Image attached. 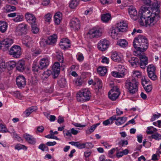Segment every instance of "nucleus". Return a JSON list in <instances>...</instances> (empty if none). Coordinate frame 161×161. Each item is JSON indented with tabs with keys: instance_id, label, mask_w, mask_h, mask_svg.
Wrapping results in <instances>:
<instances>
[{
	"instance_id": "412c9836",
	"label": "nucleus",
	"mask_w": 161,
	"mask_h": 161,
	"mask_svg": "<svg viewBox=\"0 0 161 161\" xmlns=\"http://www.w3.org/2000/svg\"><path fill=\"white\" fill-rule=\"evenodd\" d=\"M111 58L112 60L115 62H120L123 60V56L120 53L114 52L112 53Z\"/></svg>"
},
{
	"instance_id": "6e6d98bb",
	"label": "nucleus",
	"mask_w": 161,
	"mask_h": 161,
	"mask_svg": "<svg viewBox=\"0 0 161 161\" xmlns=\"http://www.w3.org/2000/svg\"><path fill=\"white\" fill-rule=\"evenodd\" d=\"M152 137L156 140H159L161 139V135L160 134L156 133L152 135Z\"/></svg>"
},
{
	"instance_id": "680f3d73",
	"label": "nucleus",
	"mask_w": 161,
	"mask_h": 161,
	"mask_svg": "<svg viewBox=\"0 0 161 161\" xmlns=\"http://www.w3.org/2000/svg\"><path fill=\"white\" fill-rule=\"evenodd\" d=\"M101 3L103 4H109L113 2L112 0H100Z\"/></svg>"
},
{
	"instance_id": "a878e982",
	"label": "nucleus",
	"mask_w": 161,
	"mask_h": 161,
	"mask_svg": "<svg viewBox=\"0 0 161 161\" xmlns=\"http://www.w3.org/2000/svg\"><path fill=\"white\" fill-rule=\"evenodd\" d=\"M127 118L126 117L117 118L116 115V119L114 120L116 121L115 124L117 125H121L124 124L126 121Z\"/></svg>"
},
{
	"instance_id": "dca6fc26",
	"label": "nucleus",
	"mask_w": 161,
	"mask_h": 161,
	"mask_svg": "<svg viewBox=\"0 0 161 161\" xmlns=\"http://www.w3.org/2000/svg\"><path fill=\"white\" fill-rule=\"evenodd\" d=\"M16 84L19 87H24L26 85V80L22 75L18 76L16 79Z\"/></svg>"
},
{
	"instance_id": "de8ad7c7",
	"label": "nucleus",
	"mask_w": 161,
	"mask_h": 161,
	"mask_svg": "<svg viewBox=\"0 0 161 161\" xmlns=\"http://www.w3.org/2000/svg\"><path fill=\"white\" fill-rule=\"evenodd\" d=\"M40 44L42 47H45L47 44H48V42L47 39H42L40 42Z\"/></svg>"
},
{
	"instance_id": "3c124183",
	"label": "nucleus",
	"mask_w": 161,
	"mask_h": 161,
	"mask_svg": "<svg viewBox=\"0 0 161 161\" xmlns=\"http://www.w3.org/2000/svg\"><path fill=\"white\" fill-rule=\"evenodd\" d=\"M15 149L18 150H19L21 149L26 150L27 148L25 146L21 144H18L15 147Z\"/></svg>"
},
{
	"instance_id": "052dcab7",
	"label": "nucleus",
	"mask_w": 161,
	"mask_h": 161,
	"mask_svg": "<svg viewBox=\"0 0 161 161\" xmlns=\"http://www.w3.org/2000/svg\"><path fill=\"white\" fill-rule=\"evenodd\" d=\"M161 115L160 114L158 113V114H153L151 119V121L152 122L154 121L156 119L159 118L161 116Z\"/></svg>"
},
{
	"instance_id": "4468645a",
	"label": "nucleus",
	"mask_w": 161,
	"mask_h": 161,
	"mask_svg": "<svg viewBox=\"0 0 161 161\" xmlns=\"http://www.w3.org/2000/svg\"><path fill=\"white\" fill-rule=\"evenodd\" d=\"M52 69L53 70L52 74L53 75V78H57L60 72V64L58 62H55L52 66Z\"/></svg>"
},
{
	"instance_id": "0eeeda50",
	"label": "nucleus",
	"mask_w": 161,
	"mask_h": 161,
	"mask_svg": "<svg viewBox=\"0 0 161 161\" xmlns=\"http://www.w3.org/2000/svg\"><path fill=\"white\" fill-rule=\"evenodd\" d=\"M10 55L15 58H19L21 54L20 47L17 45L12 46L9 51Z\"/></svg>"
},
{
	"instance_id": "864d4df0",
	"label": "nucleus",
	"mask_w": 161,
	"mask_h": 161,
	"mask_svg": "<svg viewBox=\"0 0 161 161\" xmlns=\"http://www.w3.org/2000/svg\"><path fill=\"white\" fill-rule=\"evenodd\" d=\"M39 148L41 149L43 151H48V147L44 144H41L39 147Z\"/></svg>"
},
{
	"instance_id": "4d7b16f0",
	"label": "nucleus",
	"mask_w": 161,
	"mask_h": 161,
	"mask_svg": "<svg viewBox=\"0 0 161 161\" xmlns=\"http://www.w3.org/2000/svg\"><path fill=\"white\" fill-rule=\"evenodd\" d=\"M120 147H125L128 144L127 140H121L118 143Z\"/></svg>"
},
{
	"instance_id": "6ab92c4d",
	"label": "nucleus",
	"mask_w": 161,
	"mask_h": 161,
	"mask_svg": "<svg viewBox=\"0 0 161 161\" xmlns=\"http://www.w3.org/2000/svg\"><path fill=\"white\" fill-rule=\"evenodd\" d=\"M115 27L118 29L119 32H125L128 29L127 24L124 21L118 23Z\"/></svg>"
},
{
	"instance_id": "2f4dec72",
	"label": "nucleus",
	"mask_w": 161,
	"mask_h": 161,
	"mask_svg": "<svg viewBox=\"0 0 161 161\" xmlns=\"http://www.w3.org/2000/svg\"><path fill=\"white\" fill-rule=\"evenodd\" d=\"M116 119V115H114L110 117L109 119H107L103 122V125L107 126L109 125H111L113 123L114 120Z\"/></svg>"
},
{
	"instance_id": "4c0bfd02",
	"label": "nucleus",
	"mask_w": 161,
	"mask_h": 161,
	"mask_svg": "<svg viewBox=\"0 0 161 161\" xmlns=\"http://www.w3.org/2000/svg\"><path fill=\"white\" fill-rule=\"evenodd\" d=\"M118 44L120 47L125 48L128 45L127 42L124 39H120L117 42Z\"/></svg>"
},
{
	"instance_id": "2eb2a0df",
	"label": "nucleus",
	"mask_w": 161,
	"mask_h": 161,
	"mask_svg": "<svg viewBox=\"0 0 161 161\" xmlns=\"http://www.w3.org/2000/svg\"><path fill=\"white\" fill-rule=\"evenodd\" d=\"M25 18L26 20L31 24L36 23V19L35 16L32 13L27 12L25 14Z\"/></svg>"
},
{
	"instance_id": "9d476101",
	"label": "nucleus",
	"mask_w": 161,
	"mask_h": 161,
	"mask_svg": "<svg viewBox=\"0 0 161 161\" xmlns=\"http://www.w3.org/2000/svg\"><path fill=\"white\" fill-rule=\"evenodd\" d=\"M27 31V25L24 23L19 24L15 30L16 34L19 35L26 34Z\"/></svg>"
},
{
	"instance_id": "338daca9",
	"label": "nucleus",
	"mask_w": 161,
	"mask_h": 161,
	"mask_svg": "<svg viewBox=\"0 0 161 161\" xmlns=\"http://www.w3.org/2000/svg\"><path fill=\"white\" fill-rule=\"evenodd\" d=\"M41 51L40 50L36 49L33 51L32 55L37 56L40 53Z\"/></svg>"
},
{
	"instance_id": "c9c22d12",
	"label": "nucleus",
	"mask_w": 161,
	"mask_h": 161,
	"mask_svg": "<svg viewBox=\"0 0 161 161\" xmlns=\"http://www.w3.org/2000/svg\"><path fill=\"white\" fill-rule=\"evenodd\" d=\"M111 15L109 13H107L103 14L101 17V19L104 22H107L111 19Z\"/></svg>"
},
{
	"instance_id": "603ef678",
	"label": "nucleus",
	"mask_w": 161,
	"mask_h": 161,
	"mask_svg": "<svg viewBox=\"0 0 161 161\" xmlns=\"http://www.w3.org/2000/svg\"><path fill=\"white\" fill-rule=\"evenodd\" d=\"M52 18V15L50 13H48L44 16V20L46 22H50Z\"/></svg>"
},
{
	"instance_id": "1a4fd4ad",
	"label": "nucleus",
	"mask_w": 161,
	"mask_h": 161,
	"mask_svg": "<svg viewBox=\"0 0 161 161\" xmlns=\"http://www.w3.org/2000/svg\"><path fill=\"white\" fill-rule=\"evenodd\" d=\"M151 12L149 8L147 7H142L140 9L139 13L140 15V19H145L151 16Z\"/></svg>"
},
{
	"instance_id": "72a5a7b5",
	"label": "nucleus",
	"mask_w": 161,
	"mask_h": 161,
	"mask_svg": "<svg viewBox=\"0 0 161 161\" xmlns=\"http://www.w3.org/2000/svg\"><path fill=\"white\" fill-rule=\"evenodd\" d=\"M98 73L101 76H104L107 72V69L105 67H99L97 69Z\"/></svg>"
},
{
	"instance_id": "f257e3e1",
	"label": "nucleus",
	"mask_w": 161,
	"mask_h": 161,
	"mask_svg": "<svg viewBox=\"0 0 161 161\" xmlns=\"http://www.w3.org/2000/svg\"><path fill=\"white\" fill-rule=\"evenodd\" d=\"M133 45L137 51L143 52L148 48V40L145 36L139 35L134 38Z\"/></svg>"
},
{
	"instance_id": "9b49d317",
	"label": "nucleus",
	"mask_w": 161,
	"mask_h": 161,
	"mask_svg": "<svg viewBox=\"0 0 161 161\" xmlns=\"http://www.w3.org/2000/svg\"><path fill=\"white\" fill-rule=\"evenodd\" d=\"M147 70L149 77L153 80H156L157 76L155 74V67L153 64L149 65L147 67Z\"/></svg>"
},
{
	"instance_id": "39448f33",
	"label": "nucleus",
	"mask_w": 161,
	"mask_h": 161,
	"mask_svg": "<svg viewBox=\"0 0 161 161\" xmlns=\"http://www.w3.org/2000/svg\"><path fill=\"white\" fill-rule=\"evenodd\" d=\"M102 29L98 27H94L90 30L87 34V37L90 39L98 38L102 36Z\"/></svg>"
},
{
	"instance_id": "49530a36",
	"label": "nucleus",
	"mask_w": 161,
	"mask_h": 161,
	"mask_svg": "<svg viewBox=\"0 0 161 161\" xmlns=\"http://www.w3.org/2000/svg\"><path fill=\"white\" fill-rule=\"evenodd\" d=\"M6 68L5 63L4 61H0V73L4 71Z\"/></svg>"
},
{
	"instance_id": "a19ab883",
	"label": "nucleus",
	"mask_w": 161,
	"mask_h": 161,
	"mask_svg": "<svg viewBox=\"0 0 161 161\" xmlns=\"http://www.w3.org/2000/svg\"><path fill=\"white\" fill-rule=\"evenodd\" d=\"M51 74H52V72L50 70H47L43 72L42 78V79L45 80L48 78Z\"/></svg>"
},
{
	"instance_id": "09e8293b",
	"label": "nucleus",
	"mask_w": 161,
	"mask_h": 161,
	"mask_svg": "<svg viewBox=\"0 0 161 161\" xmlns=\"http://www.w3.org/2000/svg\"><path fill=\"white\" fill-rule=\"evenodd\" d=\"M0 132L3 133L9 132L5 125L0 124Z\"/></svg>"
},
{
	"instance_id": "ddd939ff",
	"label": "nucleus",
	"mask_w": 161,
	"mask_h": 161,
	"mask_svg": "<svg viewBox=\"0 0 161 161\" xmlns=\"http://www.w3.org/2000/svg\"><path fill=\"white\" fill-rule=\"evenodd\" d=\"M118 71H114L112 72V75L113 76L118 77L122 78L125 75V68L124 66L121 65H119Z\"/></svg>"
},
{
	"instance_id": "f03ea898",
	"label": "nucleus",
	"mask_w": 161,
	"mask_h": 161,
	"mask_svg": "<svg viewBox=\"0 0 161 161\" xmlns=\"http://www.w3.org/2000/svg\"><path fill=\"white\" fill-rule=\"evenodd\" d=\"M91 97V92L88 88L81 89L77 92L76 95L77 101L81 103L89 101Z\"/></svg>"
},
{
	"instance_id": "c03bdc74",
	"label": "nucleus",
	"mask_w": 161,
	"mask_h": 161,
	"mask_svg": "<svg viewBox=\"0 0 161 161\" xmlns=\"http://www.w3.org/2000/svg\"><path fill=\"white\" fill-rule=\"evenodd\" d=\"M16 63L14 61H10L8 63L7 65V68L9 70H11L15 66Z\"/></svg>"
},
{
	"instance_id": "cd10ccee",
	"label": "nucleus",
	"mask_w": 161,
	"mask_h": 161,
	"mask_svg": "<svg viewBox=\"0 0 161 161\" xmlns=\"http://www.w3.org/2000/svg\"><path fill=\"white\" fill-rule=\"evenodd\" d=\"M139 59L136 57H131L128 60V61L132 66L135 67L139 65Z\"/></svg>"
},
{
	"instance_id": "6e6552de",
	"label": "nucleus",
	"mask_w": 161,
	"mask_h": 161,
	"mask_svg": "<svg viewBox=\"0 0 161 161\" xmlns=\"http://www.w3.org/2000/svg\"><path fill=\"white\" fill-rule=\"evenodd\" d=\"M13 43V41L12 39H5L0 42V49H2L4 51H7Z\"/></svg>"
},
{
	"instance_id": "7c9ffc66",
	"label": "nucleus",
	"mask_w": 161,
	"mask_h": 161,
	"mask_svg": "<svg viewBox=\"0 0 161 161\" xmlns=\"http://www.w3.org/2000/svg\"><path fill=\"white\" fill-rule=\"evenodd\" d=\"M8 27L7 23L5 22L0 21V31L2 33L5 32L7 30Z\"/></svg>"
},
{
	"instance_id": "f704fd0d",
	"label": "nucleus",
	"mask_w": 161,
	"mask_h": 161,
	"mask_svg": "<svg viewBox=\"0 0 161 161\" xmlns=\"http://www.w3.org/2000/svg\"><path fill=\"white\" fill-rule=\"evenodd\" d=\"M24 19L23 16L21 14L16 13L15 17L13 19V20L15 22H18L23 21Z\"/></svg>"
},
{
	"instance_id": "423d86ee",
	"label": "nucleus",
	"mask_w": 161,
	"mask_h": 161,
	"mask_svg": "<svg viewBox=\"0 0 161 161\" xmlns=\"http://www.w3.org/2000/svg\"><path fill=\"white\" fill-rule=\"evenodd\" d=\"M69 25L72 30L78 31L80 27V21L77 18H73L70 20Z\"/></svg>"
},
{
	"instance_id": "c85d7f7f",
	"label": "nucleus",
	"mask_w": 161,
	"mask_h": 161,
	"mask_svg": "<svg viewBox=\"0 0 161 161\" xmlns=\"http://www.w3.org/2000/svg\"><path fill=\"white\" fill-rule=\"evenodd\" d=\"M57 35L55 34L49 36L47 40L48 45H53L57 41Z\"/></svg>"
},
{
	"instance_id": "f3484780",
	"label": "nucleus",
	"mask_w": 161,
	"mask_h": 161,
	"mask_svg": "<svg viewBox=\"0 0 161 161\" xmlns=\"http://www.w3.org/2000/svg\"><path fill=\"white\" fill-rule=\"evenodd\" d=\"M159 8V5L157 1L153 3L151 7L152 11L151 13L153 14H154L156 16H159V14L160 13Z\"/></svg>"
},
{
	"instance_id": "f8f14e48",
	"label": "nucleus",
	"mask_w": 161,
	"mask_h": 161,
	"mask_svg": "<svg viewBox=\"0 0 161 161\" xmlns=\"http://www.w3.org/2000/svg\"><path fill=\"white\" fill-rule=\"evenodd\" d=\"M109 44V41L108 40L105 39H102L98 43L97 47L101 51H105L108 47Z\"/></svg>"
},
{
	"instance_id": "bb28decb",
	"label": "nucleus",
	"mask_w": 161,
	"mask_h": 161,
	"mask_svg": "<svg viewBox=\"0 0 161 161\" xmlns=\"http://www.w3.org/2000/svg\"><path fill=\"white\" fill-rule=\"evenodd\" d=\"M62 14L60 12L56 13L54 16V20L55 24L57 25L60 24L62 19Z\"/></svg>"
},
{
	"instance_id": "4be33fe9",
	"label": "nucleus",
	"mask_w": 161,
	"mask_h": 161,
	"mask_svg": "<svg viewBox=\"0 0 161 161\" xmlns=\"http://www.w3.org/2000/svg\"><path fill=\"white\" fill-rule=\"evenodd\" d=\"M23 136L26 141L30 144H34L36 142L35 139L32 135L25 133L23 135Z\"/></svg>"
},
{
	"instance_id": "37998d69",
	"label": "nucleus",
	"mask_w": 161,
	"mask_h": 161,
	"mask_svg": "<svg viewBox=\"0 0 161 161\" xmlns=\"http://www.w3.org/2000/svg\"><path fill=\"white\" fill-rule=\"evenodd\" d=\"M32 32L34 34L37 33L39 31V28L37 27L36 23L35 24H31Z\"/></svg>"
},
{
	"instance_id": "a18cd8bd",
	"label": "nucleus",
	"mask_w": 161,
	"mask_h": 161,
	"mask_svg": "<svg viewBox=\"0 0 161 161\" xmlns=\"http://www.w3.org/2000/svg\"><path fill=\"white\" fill-rule=\"evenodd\" d=\"M147 134H152L154 132L157 131V129L153 126L148 127L147 128Z\"/></svg>"
},
{
	"instance_id": "69168bd1",
	"label": "nucleus",
	"mask_w": 161,
	"mask_h": 161,
	"mask_svg": "<svg viewBox=\"0 0 161 161\" xmlns=\"http://www.w3.org/2000/svg\"><path fill=\"white\" fill-rule=\"evenodd\" d=\"M119 92V89L118 88L117 86H114L109 92V93L111 92L115 93V92Z\"/></svg>"
},
{
	"instance_id": "5701e85b",
	"label": "nucleus",
	"mask_w": 161,
	"mask_h": 161,
	"mask_svg": "<svg viewBox=\"0 0 161 161\" xmlns=\"http://www.w3.org/2000/svg\"><path fill=\"white\" fill-rule=\"evenodd\" d=\"M49 61L48 58H43L41 59L40 61V66L41 69L46 68L49 64Z\"/></svg>"
},
{
	"instance_id": "c756f323",
	"label": "nucleus",
	"mask_w": 161,
	"mask_h": 161,
	"mask_svg": "<svg viewBox=\"0 0 161 161\" xmlns=\"http://www.w3.org/2000/svg\"><path fill=\"white\" fill-rule=\"evenodd\" d=\"M128 12L131 18L136 16L137 11L135 8L132 6H130L128 8Z\"/></svg>"
},
{
	"instance_id": "393cba45",
	"label": "nucleus",
	"mask_w": 161,
	"mask_h": 161,
	"mask_svg": "<svg viewBox=\"0 0 161 161\" xmlns=\"http://www.w3.org/2000/svg\"><path fill=\"white\" fill-rule=\"evenodd\" d=\"M22 41L23 43L28 47H30L32 42V39L27 35L22 39Z\"/></svg>"
},
{
	"instance_id": "aec40b11",
	"label": "nucleus",
	"mask_w": 161,
	"mask_h": 161,
	"mask_svg": "<svg viewBox=\"0 0 161 161\" xmlns=\"http://www.w3.org/2000/svg\"><path fill=\"white\" fill-rule=\"evenodd\" d=\"M119 31L116 27H112L109 30L108 32L109 35L113 38H117Z\"/></svg>"
},
{
	"instance_id": "58836bf2",
	"label": "nucleus",
	"mask_w": 161,
	"mask_h": 161,
	"mask_svg": "<svg viewBox=\"0 0 161 161\" xmlns=\"http://www.w3.org/2000/svg\"><path fill=\"white\" fill-rule=\"evenodd\" d=\"M16 9V8L15 7L8 5H7L5 8V12L6 13L14 11Z\"/></svg>"
},
{
	"instance_id": "8fccbe9b",
	"label": "nucleus",
	"mask_w": 161,
	"mask_h": 161,
	"mask_svg": "<svg viewBox=\"0 0 161 161\" xmlns=\"http://www.w3.org/2000/svg\"><path fill=\"white\" fill-rule=\"evenodd\" d=\"M61 48L63 49H65L70 47V45H68L62 42H60L59 44Z\"/></svg>"
},
{
	"instance_id": "0e129e2a",
	"label": "nucleus",
	"mask_w": 161,
	"mask_h": 161,
	"mask_svg": "<svg viewBox=\"0 0 161 161\" xmlns=\"http://www.w3.org/2000/svg\"><path fill=\"white\" fill-rule=\"evenodd\" d=\"M57 58L60 62H63V56L61 53H59L57 55Z\"/></svg>"
},
{
	"instance_id": "e2e57ef3",
	"label": "nucleus",
	"mask_w": 161,
	"mask_h": 161,
	"mask_svg": "<svg viewBox=\"0 0 161 161\" xmlns=\"http://www.w3.org/2000/svg\"><path fill=\"white\" fill-rule=\"evenodd\" d=\"M76 147L79 149H81L85 148V143H80L77 142Z\"/></svg>"
},
{
	"instance_id": "20e7f679",
	"label": "nucleus",
	"mask_w": 161,
	"mask_h": 161,
	"mask_svg": "<svg viewBox=\"0 0 161 161\" xmlns=\"http://www.w3.org/2000/svg\"><path fill=\"white\" fill-rule=\"evenodd\" d=\"M159 17V16H156L154 14L151 13V16L146 18L147 19H142L140 20V24L141 25L145 26H153L157 22L156 18Z\"/></svg>"
},
{
	"instance_id": "5fc2aeb1",
	"label": "nucleus",
	"mask_w": 161,
	"mask_h": 161,
	"mask_svg": "<svg viewBox=\"0 0 161 161\" xmlns=\"http://www.w3.org/2000/svg\"><path fill=\"white\" fill-rule=\"evenodd\" d=\"M40 66L37 65L36 63L33 64L32 70L34 72H37L39 69H40Z\"/></svg>"
},
{
	"instance_id": "7ed1b4c3",
	"label": "nucleus",
	"mask_w": 161,
	"mask_h": 161,
	"mask_svg": "<svg viewBox=\"0 0 161 161\" xmlns=\"http://www.w3.org/2000/svg\"><path fill=\"white\" fill-rule=\"evenodd\" d=\"M139 83L136 78L132 79L130 80H126L125 82V87L130 94H134L138 90Z\"/></svg>"
},
{
	"instance_id": "b1692460",
	"label": "nucleus",
	"mask_w": 161,
	"mask_h": 161,
	"mask_svg": "<svg viewBox=\"0 0 161 161\" xmlns=\"http://www.w3.org/2000/svg\"><path fill=\"white\" fill-rule=\"evenodd\" d=\"M16 68L19 71H23L25 68L24 61L20 60L18 61L16 64Z\"/></svg>"
},
{
	"instance_id": "79ce46f5",
	"label": "nucleus",
	"mask_w": 161,
	"mask_h": 161,
	"mask_svg": "<svg viewBox=\"0 0 161 161\" xmlns=\"http://www.w3.org/2000/svg\"><path fill=\"white\" fill-rule=\"evenodd\" d=\"M58 83L61 87H64L66 84V80L62 78L58 81Z\"/></svg>"
},
{
	"instance_id": "ea45409f",
	"label": "nucleus",
	"mask_w": 161,
	"mask_h": 161,
	"mask_svg": "<svg viewBox=\"0 0 161 161\" xmlns=\"http://www.w3.org/2000/svg\"><path fill=\"white\" fill-rule=\"evenodd\" d=\"M79 0H72L69 5L70 7L71 8H74L76 7L79 4Z\"/></svg>"
},
{
	"instance_id": "e433bc0d",
	"label": "nucleus",
	"mask_w": 161,
	"mask_h": 161,
	"mask_svg": "<svg viewBox=\"0 0 161 161\" xmlns=\"http://www.w3.org/2000/svg\"><path fill=\"white\" fill-rule=\"evenodd\" d=\"M100 125L99 123L94 124L91 126L90 128L87 129L86 133L87 134H90L93 132L97 126Z\"/></svg>"
},
{
	"instance_id": "774afa93",
	"label": "nucleus",
	"mask_w": 161,
	"mask_h": 161,
	"mask_svg": "<svg viewBox=\"0 0 161 161\" xmlns=\"http://www.w3.org/2000/svg\"><path fill=\"white\" fill-rule=\"evenodd\" d=\"M133 76L134 77H136L137 78L140 77L141 76V73L138 71H134Z\"/></svg>"
},
{
	"instance_id": "13d9d810",
	"label": "nucleus",
	"mask_w": 161,
	"mask_h": 161,
	"mask_svg": "<svg viewBox=\"0 0 161 161\" xmlns=\"http://www.w3.org/2000/svg\"><path fill=\"white\" fill-rule=\"evenodd\" d=\"M144 87L145 90L147 92H150L152 89V86L149 84L148 85H145Z\"/></svg>"
},
{
	"instance_id": "a211bd4d",
	"label": "nucleus",
	"mask_w": 161,
	"mask_h": 161,
	"mask_svg": "<svg viewBox=\"0 0 161 161\" xmlns=\"http://www.w3.org/2000/svg\"><path fill=\"white\" fill-rule=\"evenodd\" d=\"M139 58L140 59V62L139 63V65L141 68L144 69L146 65L148 64V58L144 54L140 55Z\"/></svg>"
},
{
	"instance_id": "bf43d9fd",
	"label": "nucleus",
	"mask_w": 161,
	"mask_h": 161,
	"mask_svg": "<svg viewBox=\"0 0 161 161\" xmlns=\"http://www.w3.org/2000/svg\"><path fill=\"white\" fill-rule=\"evenodd\" d=\"M142 32V31L140 29L137 30L136 29L134 28L133 31L131 33V34L133 36H135L138 33H141Z\"/></svg>"
},
{
	"instance_id": "473e14b6",
	"label": "nucleus",
	"mask_w": 161,
	"mask_h": 161,
	"mask_svg": "<svg viewBox=\"0 0 161 161\" xmlns=\"http://www.w3.org/2000/svg\"><path fill=\"white\" fill-rule=\"evenodd\" d=\"M115 93L111 92L109 93L108 92V95L109 98L112 100L114 101L116 100L119 95V92H115Z\"/></svg>"
}]
</instances>
